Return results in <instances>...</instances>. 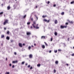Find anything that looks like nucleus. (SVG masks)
Masks as SVG:
<instances>
[{"label":"nucleus","mask_w":74,"mask_h":74,"mask_svg":"<svg viewBox=\"0 0 74 74\" xmlns=\"http://www.w3.org/2000/svg\"><path fill=\"white\" fill-rule=\"evenodd\" d=\"M1 46H3V44H1Z\"/></svg>","instance_id":"nucleus-56"},{"label":"nucleus","mask_w":74,"mask_h":74,"mask_svg":"<svg viewBox=\"0 0 74 74\" xmlns=\"http://www.w3.org/2000/svg\"><path fill=\"white\" fill-rule=\"evenodd\" d=\"M10 42H14V40H11Z\"/></svg>","instance_id":"nucleus-26"},{"label":"nucleus","mask_w":74,"mask_h":74,"mask_svg":"<svg viewBox=\"0 0 74 74\" xmlns=\"http://www.w3.org/2000/svg\"><path fill=\"white\" fill-rule=\"evenodd\" d=\"M5 74H10V72H6Z\"/></svg>","instance_id":"nucleus-24"},{"label":"nucleus","mask_w":74,"mask_h":74,"mask_svg":"<svg viewBox=\"0 0 74 74\" xmlns=\"http://www.w3.org/2000/svg\"><path fill=\"white\" fill-rule=\"evenodd\" d=\"M30 22L27 23V25H30Z\"/></svg>","instance_id":"nucleus-29"},{"label":"nucleus","mask_w":74,"mask_h":74,"mask_svg":"<svg viewBox=\"0 0 74 74\" xmlns=\"http://www.w3.org/2000/svg\"><path fill=\"white\" fill-rule=\"evenodd\" d=\"M66 66H69V64H66Z\"/></svg>","instance_id":"nucleus-51"},{"label":"nucleus","mask_w":74,"mask_h":74,"mask_svg":"<svg viewBox=\"0 0 74 74\" xmlns=\"http://www.w3.org/2000/svg\"><path fill=\"white\" fill-rule=\"evenodd\" d=\"M45 44L46 45V46H48V44H47V43H46L45 42Z\"/></svg>","instance_id":"nucleus-35"},{"label":"nucleus","mask_w":74,"mask_h":74,"mask_svg":"<svg viewBox=\"0 0 74 74\" xmlns=\"http://www.w3.org/2000/svg\"><path fill=\"white\" fill-rule=\"evenodd\" d=\"M42 48H43V49H44L45 48V45H42Z\"/></svg>","instance_id":"nucleus-8"},{"label":"nucleus","mask_w":74,"mask_h":74,"mask_svg":"<svg viewBox=\"0 0 74 74\" xmlns=\"http://www.w3.org/2000/svg\"><path fill=\"white\" fill-rule=\"evenodd\" d=\"M4 12H1L0 13V15H3V14Z\"/></svg>","instance_id":"nucleus-13"},{"label":"nucleus","mask_w":74,"mask_h":74,"mask_svg":"<svg viewBox=\"0 0 74 74\" xmlns=\"http://www.w3.org/2000/svg\"><path fill=\"white\" fill-rule=\"evenodd\" d=\"M69 23H71V24H73V21H69Z\"/></svg>","instance_id":"nucleus-9"},{"label":"nucleus","mask_w":74,"mask_h":74,"mask_svg":"<svg viewBox=\"0 0 74 74\" xmlns=\"http://www.w3.org/2000/svg\"><path fill=\"white\" fill-rule=\"evenodd\" d=\"M34 46H36V44H35V43L34 44Z\"/></svg>","instance_id":"nucleus-55"},{"label":"nucleus","mask_w":74,"mask_h":74,"mask_svg":"<svg viewBox=\"0 0 74 74\" xmlns=\"http://www.w3.org/2000/svg\"><path fill=\"white\" fill-rule=\"evenodd\" d=\"M38 25L37 24L36 25V22L34 21L33 23L32 24V26H33L34 28H36V29H39V27L37 26H38Z\"/></svg>","instance_id":"nucleus-1"},{"label":"nucleus","mask_w":74,"mask_h":74,"mask_svg":"<svg viewBox=\"0 0 74 74\" xmlns=\"http://www.w3.org/2000/svg\"><path fill=\"white\" fill-rule=\"evenodd\" d=\"M8 23V20L7 19H5L3 23V25H5V24Z\"/></svg>","instance_id":"nucleus-2"},{"label":"nucleus","mask_w":74,"mask_h":74,"mask_svg":"<svg viewBox=\"0 0 74 74\" xmlns=\"http://www.w3.org/2000/svg\"><path fill=\"white\" fill-rule=\"evenodd\" d=\"M18 45L20 47H22V44L21 43H18Z\"/></svg>","instance_id":"nucleus-3"},{"label":"nucleus","mask_w":74,"mask_h":74,"mask_svg":"<svg viewBox=\"0 0 74 74\" xmlns=\"http://www.w3.org/2000/svg\"><path fill=\"white\" fill-rule=\"evenodd\" d=\"M25 65H26V66H27V64H25Z\"/></svg>","instance_id":"nucleus-58"},{"label":"nucleus","mask_w":74,"mask_h":74,"mask_svg":"<svg viewBox=\"0 0 74 74\" xmlns=\"http://www.w3.org/2000/svg\"><path fill=\"white\" fill-rule=\"evenodd\" d=\"M26 17V15H25V16L23 17V18H25Z\"/></svg>","instance_id":"nucleus-27"},{"label":"nucleus","mask_w":74,"mask_h":74,"mask_svg":"<svg viewBox=\"0 0 74 74\" xmlns=\"http://www.w3.org/2000/svg\"><path fill=\"white\" fill-rule=\"evenodd\" d=\"M66 27H67V26L66 25L65 26H64V28H66Z\"/></svg>","instance_id":"nucleus-43"},{"label":"nucleus","mask_w":74,"mask_h":74,"mask_svg":"<svg viewBox=\"0 0 74 74\" xmlns=\"http://www.w3.org/2000/svg\"><path fill=\"white\" fill-rule=\"evenodd\" d=\"M49 53H51V50H50L49 51Z\"/></svg>","instance_id":"nucleus-54"},{"label":"nucleus","mask_w":74,"mask_h":74,"mask_svg":"<svg viewBox=\"0 0 74 74\" xmlns=\"http://www.w3.org/2000/svg\"><path fill=\"white\" fill-rule=\"evenodd\" d=\"M31 47H34V46L33 45H31Z\"/></svg>","instance_id":"nucleus-53"},{"label":"nucleus","mask_w":74,"mask_h":74,"mask_svg":"<svg viewBox=\"0 0 74 74\" xmlns=\"http://www.w3.org/2000/svg\"><path fill=\"white\" fill-rule=\"evenodd\" d=\"M14 55H16V52H14Z\"/></svg>","instance_id":"nucleus-41"},{"label":"nucleus","mask_w":74,"mask_h":74,"mask_svg":"<svg viewBox=\"0 0 74 74\" xmlns=\"http://www.w3.org/2000/svg\"><path fill=\"white\" fill-rule=\"evenodd\" d=\"M30 49H31V47L29 46L28 47V49L29 50H30Z\"/></svg>","instance_id":"nucleus-23"},{"label":"nucleus","mask_w":74,"mask_h":74,"mask_svg":"<svg viewBox=\"0 0 74 74\" xmlns=\"http://www.w3.org/2000/svg\"><path fill=\"white\" fill-rule=\"evenodd\" d=\"M64 14V12H63L61 13L62 15H63Z\"/></svg>","instance_id":"nucleus-18"},{"label":"nucleus","mask_w":74,"mask_h":74,"mask_svg":"<svg viewBox=\"0 0 74 74\" xmlns=\"http://www.w3.org/2000/svg\"><path fill=\"white\" fill-rule=\"evenodd\" d=\"M54 34L55 36H57V35H58V33L56 32H55L54 33Z\"/></svg>","instance_id":"nucleus-14"},{"label":"nucleus","mask_w":74,"mask_h":74,"mask_svg":"<svg viewBox=\"0 0 74 74\" xmlns=\"http://www.w3.org/2000/svg\"><path fill=\"white\" fill-rule=\"evenodd\" d=\"M31 21H33V18H31Z\"/></svg>","instance_id":"nucleus-31"},{"label":"nucleus","mask_w":74,"mask_h":74,"mask_svg":"<svg viewBox=\"0 0 74 74\" xmlns=\"http://www.w3.org/2000/svg\"><path fill=\"white\" fill-rule=\"evenodd\" d=\"M59 62H58V61H56L55 62L56 64H58V63Z\"/></svg>","instance_id":"nucleus-16"},{"label":"nucleus","mask_w":74,"mask_h":74,"mask_svg":"<svg viewBox=\"0 0 74 74\" xmlns=\"http://www.w3.org/2000/svg\"><path fill=\"white\" fill-rule=\"evenodd\" d=\"M29 57L30 58H32L33 57V56H32V54H30L29 56Z\"/></svg>","instance_id":"nucleus-7"},{"label":"nucleus","mask_w":74,"mask_h":74,"mask_svg":"<svg viewBox=\"0 0 74 74\" xmlns=\"http://www.w3.org/2000/svg\"><path fill=\"white\" fill-rule=\"evenodd\" d=\"M4 16H5V14H4Z\"/></svg>","instance_id":"nucleus-61"},{"label":"nucleus","mask_w":74,"mask_h":74,"mask_svg":"<svg viewBox=\"0 0 74 74\" xmlns=\"http://www.w3.org/2000/svg\"><path fill=\"white\" fill-rule=\"evenodd\" d=\"M27 67H28V68H29V67H30V65H29L27 66Z\"/></svg>","instance_id":"nucleus-30"},{"label":"nucleus","mask_w":74,"mask_h":74,"mask_svg":"<svg viewBox=\"0 0 74 74\" xmlns=\"http://www.w3.org/2000/svg\"><path fill=\"white\" fill-rule=\"evenodd\" d=\"M69 39H70V38H69L67 40H68V41H69Z\"/></svg>","instance_id":"nucleus-49"},{"label":"nucleus","mask_w":74,"mask_h":74,"mask_svg":"<svg viewBox=\"0 0 74 74\" xmlns=\"http://www.w3.org/2000/svg\"><path fill=\"white\" fill-rule=\"evenodd\" d=\"M4 35H2L1 36V38H4Z\"/></svg>","instance_id":"nucleus-19"},{"label":"nucleus","mask_w":74,"mask_h":74,"mask_svg":"<svg viewBox=\"0 0 74 74\" xmlns=\"http://www.w3.org/2000/svg\"><path fill=\"white\" fill-rule=\"evenodd\" d=\"M54 73H56V70H55V69H54Z\"/></svg>","instance_id":"nucleus-44"},{"label":"nucleus","mask_w":74,"mask_h":74,"mask_svg":"<svg viewBox=\"0 0 74 74\" xmlns=\"http://www.w3.org/2000/svg\"><path fill=\"white\" fill-rule=\"evenodd\" d=\"M21 64H25V62H22L21 63Z\"/></svg>","instance_id":"nucleus-28"},{"label":"nucleus","mask_w":74,"mask_h":74,"mask_svg":"<svg viewBox=\"0 0 74 74\" xmlns=\"http://www.w3.org/2000/svg\"><path fill=\"white\" fill-rule=\"evenodd\" d=\"M55 24H57V23H58V21H57V20H55Z\"/></svg>","instance_id":"nucleus-10"},{"label":"nucleus","mask_w":74,"mask_h":74,"mask_svg":"<svg viewBox=\"0 0 74 74\" xmlns=\"http://www.w3.org/2000/svg\"><path fill=\"white\" fill-rule=\"evenodd\" d=\"M11 65H12L11 64H9V66H10V67H11Z\"/></svg>","instance_id":"nucleus-45"},{"label":"nucleus","mask_w":74,"mask_h":74,"mask_svg":"<svg viewBox=\"0 0 74 74\" xmlns=\"http://www.w3.org/2000/svg\"><path fill=\"white\" fill-rule=\"evenodd\" d=\"M36 8H37V6H36Z\"/></svg>","instance_id":"nucleus-59"},{"label":"nucleus","mask_w":74,"mask_h":74,"mask_svg":"<svg viewBox=\"0 0 74 74\" xmlns=\"http://www.w3.org/2000/svg\"><path fill=\"white\" fill-rule=\"evenodd\" d=\"M18 63V60H16V61H14L12 62L13 63Z\"/></svg>","instance_id":"nucleus-5"},{"label":"nucleus","mask_w":74,"mask_h":74,"mask_svg":"<svg viewBox=\"0 0 74 74\" xmlns=\"http://www.w3.org/2000/svg\"><path fill=\"white\" fill-rule=\"evenodd\" d=\"M73 3H74V1L71 2V4H73Z\"/></svg>","instance_id":"nucleus-21"},{"label":"nucleus","mask_w":74,"mask_h":74,"mask_svg":"<svg viewBox=\"0 0 74 74\" xmlns=\"http://www.w3.org/2000/svg\"><path fill=\"white\" fill-rule=\"evenodd\" d=\"M58 51H61V49H58Z\"/></svg>","instance_id":"nucleus-47"},{"label":"nucleus","mask_w":74,"mask_h":74,"mask_svg":"<svg viewBox=\"0 0 74 74\" xmlns=\"http://www.w3.org/2000/svg\"><path fill=\"white\" fill-rule=\"evenodd\" d=\"M27 36H29V35H31V33L29 32H27Z\"/></svg>","instance_id":"nucleus-4"},{"label":"nucleus","mask_w":74,"mask_h":74,"mask_svg":"<svg viewBox=\"0 0 74 74\" xmlns=\"http://www.w3.org/2000/svg\"><path fill=\"white\" fill-rule=\"evenodd\" d=\"M6 60L7 61V58H6Z\"/></svg>","instance_id":"nucleus-57"},{"label":"nucleus","mask_w":74,"mask_h":74,"mask_svg":"<svg viewBox=\"0 0 74 74\" xmlns=\"http://www.w3.org/2000/svg\"><path fill=\"white\" fill-rule=\"evenodd\" d=\"M60 27H61V29H64V26H63V25H61Z\"/></svg>","instance_id":"nucleus-17"},{"label":"nucleus","mask_w":74,"mask_h":74,"mask_svg":"<svg viewBox=\"0 0 74 74\" xmlns=\"http://www.w3.org/2000/svg\"><path fill=\"white\" fill-rule=\"evenodd\" d=\"M40 66L41 64H39L37 65V66H38V67H40Z\"/></svg>","instance_id":"nucleus-12"},{"label":"nucleus","mask_w":74,"mask_h":74,"mask_svg":"<svg viewBox=\"0 0 74 74\" xmlns=\"http://www.w3.org/2000/svg\"><path fill=\"white\" fill-rule=\"evenodd\" d=\"M73 49H74V46L73 47Z\"/></svg>","instance_id":"nucleus-60"},{"label":"nucleus","mask_w":74,"mask_h":74,"mask_svg":"<svg viewBox=\"0 0 74 74\" xmlns=\"http://www.w3.org/2000/svg\"><path fill=\"white\" fill-rule=\"evenodd\" d=\"M31 29H33V26H31L30 27Z\"/></svg>","instance_id":"nucleus-48"},{"label":"nucleus","mask_w":74,"mask_h":74,"mask_svg":"<svg viewBox=\"0 0 74 74\" xmlns=\"http://www.w3.org/2000/svg\"><path fill=\"white\" fill-rule=\"evenodd\" d=\"M43 21L45 22H47V20L46 19H44Z\"/></svg>","instance_id":"nucleus-22"},{"label":"nucleus","mask_w":74,"mask_h":74,"mask_svg":"<svg viewBox=\"0 0 74 74\" xmlns=\"http://www.w3.org/2000/svg\"><path fill=\"white\" fill-rule=\"evenodd\" d=\"M6 28L5 27L4 28V30H6Z\"/></svg>","instance_id":"nucleus-52"},{"label":"nucleus","mask_w":74,"mask_h":74,"mask_svg":"<svg viewBox=\"0 0 74 74\" xmlns=\"http://www.w3.org/2000/svg\"><path fill=\"white\" fill-rule=\"evenodd\" d=\"M14 65H13L12 66V68H14Z\"/></svg>","instance_id":"nucleus-46"},{"label":"nucleus","mask_w":74,"mask_h":74,"mask_svg":"<svg viewBox=\"0 0 74 74\" xmlns=\"http://www.w3.org/2000/svg\"><path fill=\"white\" fill-rule=\"evenodd\" d=\"M54 7H56V4H54L53 5Z\"/></svg>","instance_id":"nucleus-33"},{"label":"nucleus","mask_w":74,"mask_h":74,"mask_svg":"<svg viewBox=\"0 0 74 74\" xmlns=\"http://www.w3.org/2000/svg\"><path fill=\"white\" fill-rule=\"evenodd\" d=\"M15 0V1H16V0Z\"/></svg>","instance_id":"nucleus-62"},{"label":"nucleus","mask_w":74,"mask_h":74,"mask_svg":"<svg viewBox=\"0 0 74 74\" xmlns=\"http://www.w3.org/2000/svg\"><path fill=\"white\" fill-rule=\"evenodd\" d=\"M10 37H9V36H7L6 37V39L7 40H10Z\"/></svg>","instance_id":"nucleus-11"},{"label":"nucleus","mask_w":74,"mask_h":74,"mask_svg":"<svg viewBox=\"0 0 74 74\" xmlns=\"http://www.w3.org/2000/svg\"><path fill=\"white\" fill-rule=\"evenodd\" d=\"M35 16L36 17L37 19H38V17H37V16H36V15H35Z\"/></svg>","instance_id":"nucleus-39"},{"label":"nucleus","mask_w":74,"mask_h":74,"mask_svg":"<svg viewBox=\"0 0 74 74\" xmlns=\"http://www.w3.org/2000/svg\"><path fill=\"white\" fill-rule=\"evenodd\" d=\"M33 69V67L31 66L30 68V70H32V69Z\"/></svg>","instance_id":"nucleus-38"},{"label":"nucleus","mask_w":74,"mask_h":74,"mask_svg":"<svg viewBox=\"0 0 74 74\" xmlns=\"http://www.w3.org/2000/svg\"><path fill=\"white\" fill-rule=\"evenodd\" d=\"M11 9V7L10 6H8L7 7L8 10H10Z\"/></svg>","instance_id":"nucleus-6"},{"label":"nucleus","mask_w":74,"mask_h":74,"mask_svg":"<svg viewBox=\"0 0 74 74\" xmlns=\"http://www.w3.org/2000/svg\"><path fill=\"white\" fill-rule=\"evenodd\" d=\"M65 25H69V23H66L65 24Z\"/></svg>","instance_id":"nucleus-32"},{"label":"nucleus","mask_w":74,"mask_h":74,"mask_svg":"<svg viewBox=\"0 0 74 74\" xmlns=\"http://www.w3.org/2000/svg\"><path fill=\"white\" fill-rule=\"evenodd\" d=\"M7 34L9 35L10 34V31H8L7 32Z\"/></svg>","instance_id":"nucleus-20"},{"label":"nucleus","mask_w":74,"mask_h":74,"mask_svg":"<svg viewBox=\"0 0 74 74\" xmlns=\"http://www.w3.org/2000/svg\"><path fill=\"white\" fill-rule=\"evenodd\" d=\"M57 52H58L57 50L54 51L55 53H57Z\"/></svg>","instance_id":"nucleus-34"},{"label":"nucleus","mask_w":74,"mask_h":74,"mask_svg":"<svg viewBox=\"0 0 74 74\" xmlns=\"http://www.w3.org/2000/svg\"><path fill=\"white\" fill-rule=\"evenodd\" d=\"M23 45L24 46H25V43H23Z\"/></svg>","instance_id":"nucleus-50"},{"label":"nucleus","mask_w":74,"mask_h":74,"mask_svg":"<svg viewBox=\"0 0 74 74\" xmlns=\"http://www.w3.org/2000/svg\"><path fill=\"white\" fill-rule=\"evenodd\" d=\"M49 3H50V2H49V1H48V2H47L48 4H49Z\"/></svg>","instance_id":"nucleus-36"},{"label":"nucleus","mask_w":74,"mask_h":74,"mask_svg":"<svg viewBox=\"0 0 74 74\" xmlns=\"http://www.w3.org/2000/svg\"><path fill=\"white\" fill-rule=\"evenodd\" d=\"M47 16L43 15V16H42V17L43 18H45V17H47Z\"/></svg>","instance_id":"nucleus-25"},{"label":"nucleus","mask_w":74,"mask_h":74,"mask_svg":"<svg viewBox=\"0 0 74 74\" xmlns=\"http://www.w3.org/2000/svg\"><path fill=\"white\" fill-rule=\"evenodd\" d=\"M52 40H53V38H51V41H52Z\"/></svg>","instance_id":"nucleus-42"},{"label":"nucleus","mask_w":74,"mask_h":74,"mask_svg":"<svg viewBox=\"0 0 74 74\" xmlns=\"http://www.w3.org/2000/svg\"><path fill=\"white\" fill-rule=\"evenodd\" d=\"M71 56H74V53H73V54H72L71 55Z\"/></svg>","instance_id":"nucleus-37"},{"label":"nucleus","mask_w":74,"mask_h":74,"mask_svg":"<svg viewBox=\"0 0 74 74\" xmlns=\"http://www.w3.org/2000/svg\"><path fill=\"white\" fill-rule=\"evenodd\" d=\"M45 38V36H42L41 37V39H42L43 38Z\"/></svg>","instance_id":"nucleus-15"},{"label":"nucleus","mask_w":74,"mask_h":74,"mask_svg":"<svg viewBox=\"0 0 74 74\" xmlns=\"http://www.w3.org/2000/svg\"><path fill=\"white\" fill-rule=\"evenodd\" d=\"M49 22H50V20H48L47 21V23H49Z\"/></svg>","instance_id":"nucleus-40"}]
</instances>
